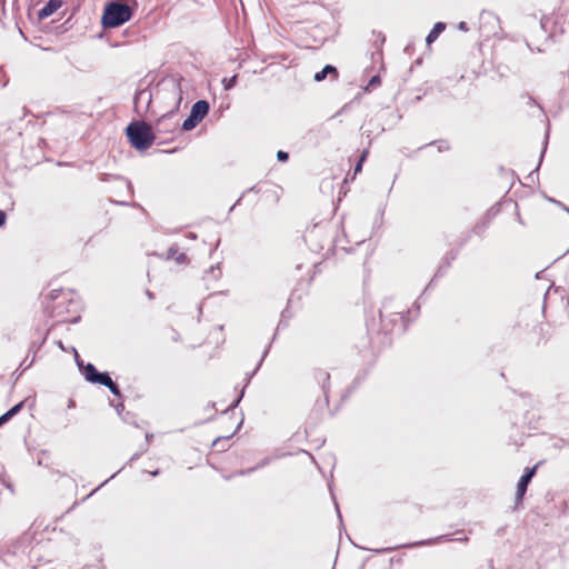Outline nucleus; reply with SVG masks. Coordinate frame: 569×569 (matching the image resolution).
Listing matches in <instances>:
<instances>
[{
  "label": "nucleus",
  "instance_id": "nucleus-9",
  "mask_svg": "<svg viewBox=\"0 0 569 569\" xmlns=\"http://www.w3.org/2000/svg\"><path fill=\"white\" fill-rule=\"evenodd\" d=\"M457 256H458V250H450L446 253V256L443 257L440 266L438 267L433 278L425 288V291H427L428 289L431 288L435 279L443 277L446 274L447 270L451 267L452 261L457 259Z\"/></svg>",
  "mask_w": 569,
  "mask_h": 569
},
{
  "label": "nucleus",
  "instance_id": "nucleus-31",
  "mask_svg": "<svg viewBox=\"0 0 569 569\" xmlns=\"http://www.w3.org/2000/svg\"><path fill=\"white\" fill-rule=\"evenodd\" d=\"M110 202L118 204V206H123V207H133V208L141 207L138 202L119 201V200H113V199H110Z\"/></svg>",
  "mask_w": 569,
  "mask_h": 569
},
{
  "label": "nucleus",
  "instance_id": "nucleus-30",
  "mask_svg": "<svg viewBox=\"0 0 569 569\" xmlns=\"http://www.w3.org/2000/svg\"><path fill=\"white\" fill-rule=\"evenodd\" d=\"M430 144H437L438 150L440 152L449 150V148H450L449 143L446 140H436V141H432Z\"/></svg>",
  "mask_w": 569,
  "mask_h": 569
},
{
  "label": "nucleus",
  "instance_id": "nucleus-14",
  "mask_svg": "<svg viewBox=\"0 0 569 569\" xmlns=\"http://www.w3.org/2000/svg\"><path fill=\"white\" fill-rule=\"evenodd\" d=\"M328 76L331 77V80H337L339 77L338 69L332 64H326L320 71H317L313 76V80L316 82L323 81Z\"/></svg>",
  "mask_w": 569,
  "mask_h": 569
},
{
  "label": "nucleus",
  "instance_id": "nucleus-19",
  "mask_svg": "<svg viewBox=\"0 0 569 569\" xmlns=\"http://www.w3.org/2000/svg\"><path fill=\"white\" fill-rule=\"evenodd\" d=\"M24 402H26V400H22V401L16 403L14 406H12L9 410H7L3 413L8 421L10 419H12L16 415H18L23 409Z\"/></svg>",
  "mask_w": 569,
  "mask_h": 569
},
{
  "label": "nucleus",
  "instance_id": "nucleus-22",
  "mask_svg": "<svg viewBox=\"0 0 569 569\" xmlns=\"http://www.w3.org/2000/svg\"><path fill=\"white\" fill-rule=\"evenodd\" d=\"M548 140H549V130H547L546 134H545V139H543V144H542V150H541V153H540V158H539V162H538V166L537 168L530 172L529 177H531L535 171H538L541 162H542V159H543V156L546 153V150H547V146H548Z\"/></svg>",
  "mask_w": 569,
  "mask_h": 569
},
{
  "label": "nucleus",
  "instance_id": "nucleus-33",
  "mask_svg": "<svg viewBox=\"0 0 569 569\" xmlns=\"http://www.w3.org/2000/svg\"><path fill=\"white\" fill-rule=\"evenodd\" d=\"M526 99H527V104H528V106L538 107V108H539V111H540L542 114H545V111H543L542 107L536 102V100H535V98H533V97H531V96L527 94V96H526Z\"/></svg>",
  "mask_w": 569,
  "mask_h": 569
},
{
  "label": "nucleus",
  "instance_id": "nucleus-44",
  "mask_svg": "<svg viewBox=\"0 0 569 569\" xmlns=\"http://www.w3.org/2000/svg\"><path fill=\"white\" fill-rule=\"evenodd\" d=\"M458 29H459L460 31L467 32V31L469 30L468 23H467V22H465V21H460V22L458 23Z\"/></svg>",
  "mask_w": 569,
  "mask_h": 569
},
{
  "label": "nucleus",
  "instance_id": "nucleus-29",
  "mask_svg": "<svg viewBox=\"0 0 569 569\" xmlns=\"http://www.w3.org/2000/svg\"><path fill=\"white\" fill-rule=\"evenodd\" d=\"M212 274L214 279H218L220 278L221 276V269H220V266L217 264V266H211L207 271H206V274Z\"/></svg>",
  "mask_w": 569,
  "mask_h": 569
},
{
  "label": "nucleus",
  "instance_id": "nucleus-13",
  "mask_svg": "<svg viewBox=\"0 0 569 569\" xmlns=\"http://www.w3.org/2000/svg\"><path fill=\"white\" fill-rule=\"evenodd\" d=\"M62 6V0H49L39 11V20L47 19Z\"/></svg>",
  "mask_w": 569,
  "mask_h": 569
},
{
  "label": "nucleus",
  "instance_id": "nucleus-57",
  "mask_svg": "<svg viewBox=\"0 0 569 569\" xmlns=\"http://www.w3.org/2000/svg\"><path fill=\"white\" fill-rule=\"evenodd\" d=\"M560 441L562 442L563 446L569 447V439L561 438Z\"/></svg>",
  "mask_w": 569,
  "mask_h": 569
},
{
  "label": "nucleus",
  "instance_id": "nucleus-64",
  "mask_svg": "<svg viewBox=\"0 0 569 569\" xmlns=\"http://www.w3.org/2000/svg\"><path fill=\"white\" fill-rule=\"evenodd\" d=\"M415 308H416L417 312H419V310H420V305H419L418 302H416V303H415Z\"/></svg>",
  "mask_w": 569,
  "mask_h": 569
},
{
  "label": "nucleus",
  "instance_id": "nucleus-32",
  "mask_svg": "<svg viewBox=\"0 0 569 569\" xmlns=\"http://www.w3.org/2000/svg\"><path fill=\"white\" fill-rule=\"evenodd\" d=\"M123 468H124V466L122 468H120L118 471H116L113 475H111V477L109 479H107L102 483H100V486H98L96 489H93L87 497H91L96 491H98L101 487H103L110 479H113Z\"/></svg>",
  "mask_w": 569,
  "mask_h": 569
},
{
  "label": "nucleus",
  "instance_id": "nucleus-45",
  "mask_svg": "<svg viewBox=\"0 0 569 569\" xmlns=\"http://www.w3.org/2000/svg\"><path fill=\"white\" fill-rule=\"evenodd\" d=\"M142 455V452H134L131 458L129 459V461L127 462V465H130L131 462H133L134 460L139 459L140 456Z\"/></svg>",
  "mask_w": 569,
  "mask_h": 569
},
{
  "label": "nucleus",
  "instance_id": "nucleus-37",
  "mask_svg": "<svg viewBox=\"0 0 569 569\" xmlns=\"http://www.w3.org/2000/svg\"><path fill=\"white\" fill-rule=\"evenodd\" d=\"M44 342H46V337L42 339V341L39 345H37L36 342H32L29 348V352H33L36 355Z\"/></svg>",
  "mask_w": 569,
  "mask_h": 569
},
{
  "label": "nucleus",
  "instance_id": "nucleus-59",
  "mask_svg": "<svg viewBox=\"0 0 569 569\" xmlns=\"http://www.w3.org/2000/svg\"><path fill=\"white\" fill-rule=\"evenodd\" d=\"M76 406V402L73 399H70L69 402H68V407L69 408H73Z\"/></svg>",
  "mask_w": 569,
  "mask_h": 569
},
{
  "label": "nucleus",
  "instance_id": "nucleus-53",
  "mask_svg": "<svg viewBox=\"0 0 569 569\" xmlns=\"http://www.w3.org/2000/svg\"><path fill=\"white\" fill-rule=\"evenodd\" d=\"M359 383H360V379H359V378H356V379L353 380V386H352V388L350 389V391H351L352 389L357 388V386H358Z\"/></svg>",
  "mask_w": 569,
  "mask_h": 569
},
{
  "label": "nucleus",
  "instance_id": "nucleus-40",
  "mask_svg": "<svg viewBox=\"0 0 569 569\" xmlns=\"http://www.w3.org/2000/svg\"><path fill=\"white\" fill-rule=\"evenodd\" d=\"M174 259H176V261H177L178 263H180V264H181V263H184V262L188 260V257H187V254H186V253H179V254H177V256L174 257Z\"/></svg>",
  "mask_w": 569,
  "mask_h": 569
},
{
  "label": "nucleus",
  "instance_id": "nucleus-38",
  "mask_svg": "<svg viewBox=\"0 0 569 569\" xmlns=\"http://www.w3.org/2000/svg\"><path fill=\"white\" fill-rule=\"evenodd\" d=\"M256 470H257V467H251L248 469L238 470L234 475L236 476H247V475L254 472Z\"/></svg>",
  "mask_w": 569,
  "mask_h": 569
},
{
  "label": "nucleus",
  "instance_id": "nucleus-60",
  "mask_svg": "<svg viewBox=\"0 0 569 569\" xmlns=\"http://www.w3.org/2000/svg\"><path fill=\"white\" fill-rule=\"evenodd\" d=\"M188 238L194 240V239H197V234L193 232H189Z\"/></svg>",
  "mask_w": 569,
  "mask_h": 569
},
{
  "label": "nucleus",
  "instance_id": "nucleus-42",
  "mask_svg": "<svg viewBox=\"0 0 569 569\" xmlns=\"http://www.w3.org/2000/svg\"><path fill=\"white\" fill-rule=\"evenodd\" d=\"M7 221V213L4 210L0 209V228L6 224Z\"/></svg>",
  "mask_w": 569,
  "mask_h": 569
},
{
  "label": "nucleus",
  "instance_id": "nucleus-43",
  "mask_svg": "<svg viewBox=\"0 0 569 569\" xmlns=\"http://www.w3.org/2000/svg\"><path fill=\"white\" fill-rule=\"evenodd\" d=\"M486 17H489V18H491V19L497 20V17H496L495 14H492L491 12L486 11V10L481 11V13H480V18H481V19H485Z\"/></svg>",
  "mask_w": 569,
  "mask_h": 569
},
{
  "label": "nucleus",
  "instance_id": "nucleus-50",
  "mask_svg": "<svg viewBox=\"0 0 569 569\" xmlns=\"http://www.w3.org/2000/svg\"><path fill=\"white\" fill-rule=\"evenodd\" d=\"M546 199H547L549 202H552V203H555V204H561V202H560V201H558V200H556V199H553V198L546 197Z\"/></svg>",
  "mask_w": 569,
  "mask_h": 569
},
{
  "label": "nucleus",
  "instance_id": "nucleus-35",
  "mask_svg": "<svg viewBox=\"0 0 569 569\" xmlns=\"http://www.w3.org/2000/svg\"><path fill=\"white\" fill-rule=\"evenodd\" d=\"M277 160L280 162H287L289 160V153L283 150L277 152Z\"/></svg>",
  "mask_w": 569,
  "mask_h": 569
},
{
  "label": "nucleus",
  "instance_id": "nucleus-23",
  "mask_svg": "<svg viewBox=\"0 0 569 569\" xmlns=\"http://www.w3.org/2000/svg\"><path fill=\"white\" fill-rule=\"evenodd\" d=\"M237 82H238V76L237 74H234V76H232L230 78H223L222 79L223 89L224 90H231L232 88L236 87Z\"/></svg>",
  "mask_w": 569,
  "mask_h": 569
},
{
  "label": "nucleus",
  "instance_id": "nucleus-11",
  "mask_svg": "<svg viewBox=\"0 0 569 569\" xmlns=\"http://www.w3.org/2000/svg\"><path fill=\"white\" fill-rule=\"evenodd\" d=\"M313 378L317 381V383L321 387L326 403L328 405L329 403L330 373L322 369H317L313 372Z\"/></svg>",
  "mask_w": 569,
  "mask_h": 569
},
{
  "label": "nucleus",
  "instance_id": "nucleus-3",
  "mask_svg": "<svg viewBox=\"0 0 569 569\" xmlns=\"http://www.w3.org/2000/svg\"><path fill=\"white\" fill-rule=\"evenodd\" d=\"M410 311L407 312H395L390 315L388 318H386L382 313V310H379V317L381 321L382 329L385 331L383 342L390 343V338L387 337V332L393 329L395 326L399 325V329L401 332H405L408 326V315Z\"/></svg>",
  "mask_w": 569,
  "mask_h": 569
},
{
  "label": "nucleus",
  "instance_id": "nucleus-54",
  "mask_svg": "<svg viewBox=\"0 0 569 569\" xmlns=\"http://www.w3.org/2000/svg\"><path fill=\"white\" fill-rule=\"evenodd\" d=\"M561 209H563L569 214V208L561 202V204H558Z\"/></svg>",
  "mask_w": 569,
  "mask_h": 569
},
{
  "label": "nucleus",
  "instance_id": "nucleus-25",
  "mask_svg": "<svg viewBox=\"0 0 569 569\" xmlns=\"http://www.w3.org/2000/svg\"><path fill=\"white\" fill-rule=\"evenodd\" d=\"M242 422H243V419H241V420L238 422V425H237V427H236L234 431H233L231 435L226 436V437H218V438H216V439L213 440V446H217L219 442H227V441H228V440H229V439H230V438H231V437H232V436H233V435H234V433H236V432L241 428Z\"/></svg>",
  "mask_w": 569,
  "mask_h": 569
},
{
  "label": "nucleus",
  "instance_id": "nucleus-58",
  "mask_svg": "<svg viewBox=\"0 0 569 569\" xmlns=\"http://www.w3.org/2000/svg\"><path fill=\"white\" fill-rule=\"evenodd\" d=\"M468 240H469V236H467V238H465L463 240H461V241H460L459 247H460V248H461V247H463V246H465V243H466Z\"/></svg>",
  "mask_w": 569,
  "mask_h": 569
},
{
  "label": "nucleus",
  "instance_id": "nucleus-55",
  "mask_svg": "<svg viewBox=\"0 0 569 569\" xmlns=\"http://www.w3.org/2000/svg\"><path fill=\"white\" fill-rule=\"evenodd\" d=\"M287 326V323L283 321V320H280L279 323H278V327H277V331L281 328V327H284Z\"/></svg>",
  "mask_w": 569,
  "mask_h": 569
},
{
  "label": "nucleus",
  "instance_id": "nucleus-48",
  "mask_svg": "<svg viewBox=\"0 0 569 569\" xmlns=\"http://www.w3.org/2000/svg\"><path fill=\"white\" fill-rule=\"evenodd\" d=\"M58 292H59V291H57V290H52V291L50 292V298H51V300H54V299H57V298L59 297V293H58Z\"/></svg>",
  "mask_w": 569,
  "mask_h": 569
},
{
  "label": "nucleus",
  "instance_id": "nucleus-61",
  "mask_svg": "<svg viewBox=\"0 0 569 569\" xmlns=\"http://www.w3.org/2000/svg\"><path fill=\"white\" fill-rule=\"evenodd\" d=\"M555 447H556V448H562V447H565V446L562 445V442H561V441H560V439H559V440H558V442H556V443H555Z\"/></svg>",
  "mask_w": 569,
  "mask_h": 569
},
{
  "label": "nucleus",
  "instance_id": "nucleus-39",
  "mask_svg": "<svg viewBox=\"0 0 569 569\" xmlns=\"http://www.w3.org/2000/svg\"><path fill=\"white\" fill-rule=\"evenodd\" d=\"M110 405L114 407L118 415H121V412L124 410L123 402H118L117 405H114L112 401H110Z\"/></svg>",
  "mask_w": 569,
  "mask_h": 569
},
{
  "label": "nucleus",
  "instance_id": "nucleus-27",
  "mask_svg": "<svg viewBox=\"0 0 569 569\" xmlns=\"http://www.w3.org/2000/svg\"><path fill=\"white\" fill-rule=\"evenodd\" d=\"M106 388H108L114 397L119 399L122 398V392L119 386L113 380L111 381V385L107 386Z\"/></svg>",
  "mask_w": 569,
  "mask_h": 569
},
{
  "label": "nucleus",
  "instance_id": "nucleus-6",
  "mask_svg": "<svg viewBox=\"0 0 569 569\" xmlns=\"http://www.w3.org/2000/svg\"><path fill=\"white\" fill-rule=\"evenodd\" d=\"M537 469H538V465H535L533 467H528L525 469L523 473L521 475V477L517 483L516 503L522 502L523 497L527 492L528 486L531 482L532 478L535 477Z\"/></svg>",
  "mask_w": 569,
  "mask_h": 569
},
{
  "label": "nucleus",
  "instance_id": "nucleus-16",
  "mask_svg": "<svg viewBox=\"0 0 569 569\" xmlns=\"http://www.w3.org/2000/svg\"><path fill=\"white\" fill-rule=\"evenodd\" d=\"M100 180L102 182H109L111 180H118L122 186H124L128 189V191L130 192V196L133 194V187H132L131 181L128 180V179H124L121 176L112 174V173H102L100 176Z\"/></svg>",
  "mask_w": 569,
  "mask_h": 569
},
{
  "label": "nucleus",
  "instance_id": "nucleus-15",
  "mask_svg": "<svg viewBox=\"0 0 569 569\" xmlns=\"http://www.w3.org/2000/svg\"><path fill=\"white\" fill-rule=\"evenodd\" d=\"M450 540H452V539L450 538L449 535H440L436 538H430V539H426V540L405 543L401 547L412 549L416 547L430 546V545H435V543H438L441 541H450Z\"/></svg>",
  "mask_w": 569,
  "mask_h": 569
},
{
  "label": "nucleus",
  "instance_id": "nucleus-21",
  "mask_svg": "<svg viewBox=\"0 0 569 569\" xmlns=\"http://www.w3.org/2000/svg\"><path fill=\"white\" fill-rule=\"evenodd\" d=\"M369 154V151L368 150H363L360 154V157L358 158L356 164H355V168H353V171H355V174L361 172L362 170V166H363V162L367 160V157Z\"/></svg>",
  "mask_w": 569,
  "mask_h": 569
},
{
  "label": "nucleus",
  "instance_id": "nucleus-20",
  "mask_svg": "<svg viewBox=\"0 0 569 569\" xmlns=\"http://www.w3.org/2000/svg\"><path fill=\"white\" fill-rule=\"evenodd\" d=\"M199 123L200 122L189 113V116L183 120V122L181 124V130L190 131V130L194 129Z\"/></svg>",
  "mask_w": 569,
  "mask_h": 569
},
{
  "label": "nucleus",
  "instance_id": "nucleus-36",
  "mask_svg": "<svg viewBox=\"0 0 569 569\" xmlns=\"http://www.w3.org/2000/svg\"><path fill=\"white\" fill-rule=\"evenodd\" d=\"M178 246H171L167 251V259H174V257L178 254Z\"/></svg>",
  "mask_w": 569,
  "mask_h": 569
},
{
  "label": "nucleus",
  "instance_id": "nucleus-18",
  "mask_svg": "<svg viewBox=\"0 0 569 569\" xmlns=\"http://www.w3.org/2000/svg\"><path fill=\"white\" fill-rule=\"evenodd\" d=\"M490 226V222L488 221V219H485L483 217L473 226L471 232L479 236V237H482L483 233L486 232V230L488 229V227Z\"/></svg>",
  "mask_w": 569,
  "mask_h": 569
},
{
  "label": "nucleus",
  "instance_id": "nucleus-4",
  "mask_svg": "<svg viewBox=\"0 0 569 569\" xmlns=\"http://www.w3.org/2000/svg\"><path fill=\"white\" fill-rule=\"evenodd\" d=\"M174 88L179 94L177 106L172 110L163 113L157 120L156 129L158 132H171L173 130V128L176 127V123L173 122V118H174L176 111L179 109L180 101L182 100V97H181L182 90H181L179 82L174 83Z\"/></svg>",
  "mask_w": 569,
  "mask_h": 569
},
{
  "label": "nucleus",
  "instance_id": "nucleus-10",
  "mask_svg": "<svg viewBox=\"0 0 569 569\" xmlns=\"http://www.w3.org/2000/svg\"><path fill=\"white\" fill-rule=\"evenodd\" d=\"M30 542L31 536L28 532H24L6 547V553L17 556L20 552H24Z\"/></svg>",
  "mask_w": 569,
  "mask_h": 569
},
{
  "label": "nucleus",
  "instance_id": "nucleus-24",
  "mask_svg": "<svg viewBox=\"0 0 569 569\" xmlns=\"http://www.w3.org/2000/svg\"><path fill=\"white\" fill-rule=\"evenodd\" d=\"M380 84H381V78H380V76H379V74H375V76H372V77L369 79V81H368V83H367V86H366L365 90H366V91H370L371 89L377 88V87H379Z\"/></svg>",
  "mask_w": 569,
  "mask_h": 569
},
{
  "label": "nucleus",
  "instance_id": "nucleus-7",
  "mask_svg": "<svg viewBox=\"0 0 569 569\" xmlns=\"http://www.w3.org/2000/svg\"><path fill=\"white\" fill-rule=\"evenodd\" d=\"M152 101V93L148 88L137 90L133 97L134 111L141 116L147 112Z\"/></svg>",
  "mask_w": 569,
  "mask_h": 569
},
{
  "label": "nucleus",
  "instance_id": "nucleus-63",
  "mask_svg": "<svg viewBox=\"0 0 569 569\" xmlns=\"http://www.w3.org/2000/svg\"><path fill=\"white\" fill-rule=\"evenodd\" d=\"M152 438H153V435H152V433H147V435H146V439H147V441H150Z\"/></svg>",
  "mask_w": 569,
  "mask_h": 569
},
{
  "label": "nucleus",
  "instance_id": "nucleus-52",
  "mask_svg": "<svg viewBox=\"0 0 569 569\" xmlns=\"http://www.w3.org/2000/svg\"><path fill=\"white\" fill-rule=\"evenodd\" d=\"M146 295H147V297H148L150 300H152V299L154 298L153 292H151L150 290H146Z\"/></svg>",
  "mask_w": 569,
  "mask_h": 569
},
{
  "label": "nucleus",
  "instance_id": "nucleus-49",
  "mask_svg": "<svg viewBox=\"0 0 569 569\" xmlns=\"http://www.w3.org/2000/svg\"><path fill=\"white\" fill-rule=\"evenodd\" d=\"M7 422H8V420H7V418L4 417V415L2 413V415L0 416V427H1L2 425L7 423Z\"/></svg>",
  "mask_w": 569,
  "mask_h": 569
},
{
  "label": "nucleus",
  "instance_id": "nucleus-51",
  "mask_svg": "<svg viewBox=\"0 0 569 569\" xmlns=\"http://www.w3.org/2000/svg\"><path fill=\"white\" fill-rule=\"evenodd\" d=\"M457 541H467L468 540V537L466 535L463 536H459L456 538Z\"/></svg>",
  "mask_w": 569,
  "mask_h": 569
},
{
  "label": "nucleus",
  "instance_id": "nucleus-5",
  "mask_svg": "<svg viewBox=\"0 0 569 569\" xmlns=\"http://www.w3.org/2000/svg\"><path fill=\"white\" fill-rule=\"evenodd\" d=\"M84 379L92 383L107 387L111 385V377L108 371H99L96 366L91 362H87V366L83 367Z\"/></svg>",
  "mask_w": 569,
  "mask_h": 569
},
{
  "label": "nucleus",
  "instance_id": "nucleus-62",
  "mask_svg": "<svg viewBox=\"0 0 569 569\" xmlns=\"http://www.w3.org/2000/svg\"><path fill=\"white\" fill-rule=\"evenodd\" d=\"M159 472H160V470H159V469H156L154 471H151V472H150V475H151L152 477H156V476H158V475H159Z\"/></svg>",
  "mask_w": 569,
  "mask_h": 569
},
{
  "label": "nucleus",
  "instance_id": "nucleus-26",
  "mask_svg": "<svg viewBox=\"0 0 569 569\" xmlns=\"http://www.w3.org/2000/svg\"><path fill=\"white\" fill-rule=\"evenodd\" d=\"M73 351H74V361H76V365L79 369V371L81 372V375L84 377V369L83 367L87 366V363L80 358L78 351L73 348Z\"/></svg>",
  "mask_w": 569,
  "mask_h": 569
},
{
  "label": "nucleus",
  "instance_id": "nucleus-2",
  "mask_svg": "<svg viewBox=\"0 0 569 569\" xmlns=\"http://www.w3.org/2000/svg\"><path fill=\"white\" fill-rule=\"evenodd\" d=\"M124 132L130 146L140 152L148 150L156 141L152 126L143 120H132Z\"/></svg>",
  "mask_w": 569,
  "mask_h": 569
},
{
  "label": "nucleus",
  "instance_id": "nucleus-34",
  "mask_svg": "<svg viewBox=\"0 0 569 569\" xmlns=\"http://www.w3.org/2000/svg\"><path fill=\"white\" fill-rule=\"evenodd\" d=\"M498 210H496L493 207L488 209L486 213L482 216L485 219H488V221L491 223L492 219L497 214Z\"/></svg>",
  "mask_w": 569,
  "mask_h": 569
},
{
  "label": "nucleus",
  "instance_id": "nucleus-46",
  "mask_svg": "<svg viewBox=\"0 0 569 569\" xmlns=\"http://www.w3.org/2000/svg\"><path fill=\"white\" fill-rule=\"evenodd\" d=\"M243 194H244V193H242V194L239 197V199H238V200H237V201H236V202L230 207L229 212L233 211V209H234V208H236V207L241 202V200H242V198H243Z\"/></svg>",
  "mask_w": 569,
  "mask_h": 569
},
{
  "label": "nucleus",
  "instance_id": "nucleus-8",
  "mask_svg": "<svg viewBox=\"0 0 569 569\" xmlns=\"http://www.w3.org/2000/svg\"><path fill=\"white\" fill-rule=\"evenodd\" d=\"M270 348H271V342L266 347V349H264V351H263V353L261 356V359L257 363L254 370L247 376V382H246L244 387L241 389V391L239 392L238 397L231 402L229 408L223 411L224 415H227L229 411H232L233 409H236L239 406L240 401L242 400V398L244 396V389H246L247 385L250 382L252 377L257 373V371L261 367V365H262L264 358L267 357Z\"/></svg>",
  "mask_w": 569,
  "mask_h": 569
},
{
  "label": "nucleus",
  "instance_id": "nucleus-17",
  "mask_svg": "<svg viewBox=\"0 0 569 569\" xmlns=\"http://www.w3.org/2000/svg\"><path fill=\"white\" fill-rule=\"evenodd\" d=\"M446 23L445 22H436L432 27V29L429 31V33L427 34L426 37V42L427 44H431L432 42H435L438 37L440 36L441 32H443L446 30Z\"/></svg>",
  "mask_w": 569,
  "mask_h": 569
},
{
  "label": "nucleus",
  "instance_id": "nucleus-41",
  "mask_svg": "<svg viewBox=\"0 0 569 569\" xmlns=\"http://www.w3.org/2000/svg\"><path fill=\"white\" fill-rule=\"evenodd\" d=\"M270 460L271 459L269 457H267L263 460H261L258 465H256L254 467H257V470L261 469V468L268 466L270 463Z\"/></svg>",
  "mask_w": 569,
  "mask_h": 569
},
{
  "label": "nucleus",
  "instance_id": "nucleus-12",
  "mask_svg": "<svg viewBox=\"0 0 569 569\" xmlns=\"http://www.w3.org/2000/svg\"><path fill=\"white\" fill-rule=\"evenodd\" d=\"M210 103L206 99L197 100L190 110V114L194 117L199 122H201L206 116L209 113Z\"/></svg>",
  "mask_w": 569,
  "mask_h": 569
},
{
  "label": "nucleus",
  "instance_id": "nucleus-47",
  "mask_svg": "<svg viewBox=\"0 0 569 569\" xmlns=\"http://www.w3.org/2000/svg\"><path fill=\"white\" fill-rule=\"evenodd\" d=\"M396 547L393 548H386V549H372L373 552L376 553H382V552H387V551H391V550H395Z\"/></svg>",
  "mask_w": 569,
  "mask_h": 569
},
{
  "label": "nucleus",
  "instance_id": "nucleus-1",
  "mask_svg": "<svg viewBox=\"0 0 569 569\" xmlns=\"http://www.w3.org/2000/svg\"><path fill=\"white\" fill-rule=\"evenodd\" d=\"M138 8L136 0H112L104 6L101 17L103 29L118 28L128 22Z\"/></svg>",
  "mask_w": 569,
  "mask_h": 569
},
{
  "label": "nucleus",
  "instance_id": "nucleus-56",
  "mask_svg": "<svg viewBox=\"0 0 569 569\" xmlns=\"http://www.w3.org/2000/svg\"><path fill=\"white\" fill-rule=\"evenodd\" d=\"M335 505H336V509H337V512H338V517H339V519L341 521L342 517H341V513H340L339 506H338L337 501H335Z\"/></svg>",
  "mask_w": 569,
  "mask_h": 569
},
{
  "label": "nucleus",
  "instance_id": "nucleus-28",
  "mask_svg": "<svg viewBox=\"0 0 569 569\" xmlns=\"http://www.w3.org/2000/svg\"><path fill=\"white\" fill-rule=\"evenodd\" d=\"M34 362V357L29 361V363L24 367L23 370H19L17 369L16 371H13L12 373V378L14 379V381L19 380L20 377L23 375V372L29 369Z\"/></svg>",
  "mask_w": 569,
  "mask_h": 569
}]
</instances>
